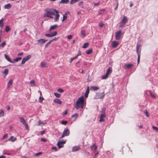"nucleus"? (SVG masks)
<instances>
[{
  "mask_svg": "<svg viewBox=\"0 0 158 158\" xmlns=\"http://www.w3.org/2000/svg\"><path fill=\"white\" fill-rule=\"evenodd\" d=\"M81 148L79 147H78L77 146H75L73 147L72 149V151L73 152H75L78 151Z\"/></svg>",
  "mask_w": 158,
  "mask_h": 158,
  "instance_id": "nucleus-16",
  "label": "nucleus"
},
{
  "mask_svg": "<svg viewBox=\"0 0 158 158\" xmlns=\"http://www.w3.org/2000/svg\"><path fill=\"white\" fill-rule=\"evenodd\" d=\"M20 122L21 123L23 124H24L25 123H26V121L25 120L24 118L22 117H19V118Z\"/></svg>",
  "mask_w": 158,
  "mask_h": 158,
  "instance_id": "nucleus-17",
  "label": "nucleus"
},
{
  "mask_svg": "<svg viewBox=\"0 0 158 158\" xmlns=\"http://www.w3.org/2000/svg\"><path fill=\"white\" fill-rule=\"evenodd\" d=\"M5 57L6 59L9 62L12 63L13 62L10 59V57L7 55L5 54Z\"/></svg>",
  "mask_w": 158,
  "mask_h": 158,
  "instance_id": "nucleus-23",
  "label": "nucleus"
},
{
  "mask_svg": "<svg viewBox=\"0 0 158 158\" xmlns=\"http://www.w3.org/2000/svg\"><path fill=\"white\" fill-rule=\"evenodd\" d=\"M3 21L4 19L3 18H2L0 20V27H1V28H2L3 26Z\"/></svg>",
  "mask_w": 158,
  "mask_h": 158,
  "instance_id": "nucleus-26",
  "label": "nucleus"
},
{
  "mask_svg": "<svg viewBox=\"0 0 158 158\" xmlns=\"http://www.w3.org/2000/svg\"><path fill=\"white\" fill-rule=\"evenodd\" d=\"M10 30V28L9 26H6L5 27V31L7 32Z\"/></svg>",
  "mask_w": 158,
  "mask_h": 158,
  "instance_id": "nucleus-36",
  "label": "nucleus"
},
{
  "mask_svg": "<svg viewBox=\"0 0 158 158\" xmlns=\"http://www.w3.org/2000/svg\"><path fill=\"white\" fill-rule=\"evenodd\" d=\"M133 65V64H125L124 68L125 69H129L132 67Z\"/></svg>",
  "mask_w": 158,
  "mask_h": 158,
  "instance_id": "nucleus-10",
  "label": "nucleus"
},
{
  "mask_svg": "<svg viewBox=\"0 0 158 158\" xmlns=\"http://www.w3.org/2000/svg\"><path fill=\"white\" fill-rule=\"evenodd\" d=\"M57 27V26L56 25H54L51 26L49 29V31H51V30H53L56 29Z\"/></svg>",
  "mask_w": 158,
  "mask_h": 158,
  "instance_id": "nucleus-22",
  "label": "nucleus"
},
{
  "mask_svg": "<svg viewBox=\"0 0 158 158\" xmlns=\"http://www.w3.org/2000/svg\"><path fill=\"white\" fill-rule=\"evenodd\" d=\"M8 137V134H5L2 137V139L7 138Z\"/></svg>",
  "mask_w": 158,
  "mask_h": 158,
  "instance_id": "nucleus-55",
  "label": "nucleus"
},
{
  "mask_svg": "<svg viewBox=\"0 0 158 158\" xmlns=\"http://www.w3.org/2000/svg\"><path fill=\"white\" fill-rule=\"evenodd\" d=\"M44 99V98L43 97H41L40 96L39 98V101L41 103L42 102Z\"/></svg>",
  "mask_w": 158,
  "mask_h": 158,
  "instance_id": "nucleus-46",
  "label": "nucleus"
},
{
  "mask_svg": "<svg viewBox=\"0 0 158 158\" xmlns=\"http://www.w3.org/2000/svg\"><path fill=\"white\" fill-rule=\"evenodd\" d=\"M119 42L116 41H113L112 42L111 44L112 47L115 48L119 45Z\"/></svg>",
  "mask_w": 158,
  "mask_h": 158,
  "instance_id": "nucleus-14",
  "label": "nucleus"
},
{
  "mask_svg": "<svg viewBox=\"0 0 158 158\" xmlns=\"http://www.w3.org/2000/svg\"><path fill=\"white\" fill-rule=\"evenodd\" d=\"M127 18L126 16H124L123 17L121 22L125 24L127 22Z\"/></svg>",
  "mask_w": 158,
  "mask_h": 158,
  "instance_id": "nucleus-15",
  "label": "nucleus"
},
{
  "mask_svg": "<svg viewBox=\"0 0 158 158\" xmlns=\"http://www.w3.org/2000/svg\"><path fill=\"white\" fill-rule=\"evenodd\" d=\"M152 127L155 130L157 131V132L158 133V127L154 126H153Z\"/></svg>",
  "mask_w": 158,
  "mask_h": 158,
  "instance_id": "nucleus-51",
  "label": "nucleus"
},
{
  "mask_svg": "<svg viewBox=\"0 0 158 158\" xmlns=\"http://www.w3.org/2000/svg\"><path fill=\"white\" fill-rule=\"evenodd\" d=\"M41 124H44V123L42 122L41 120H39L38 122V125H40Z\"/></svg>",
  "mask_w": 158,
  "mask_h": 158,
  "instance_id": "nucleus-58",
  "label": "nucleus"
},
{
  "mask_svg": "<svg viewBox=\"0 0 158 158\" xmlns=\"http://www.w3.org/2000/svg\"><path fill=\"white\" fill-rule=\"evenodd\" d=\"M108 76H109L106 73L105 75L102 76V79H106L108 77Z\"/></svg>",
  "mask_w": 158,
  "mask_h": 158,
  "instance_id": "nucleus-42",
  "label": "nucleus"
},
{
  "mask_svg": "<svg viewBox=\"0 0 158 158\" xmlns=\"http://www.w3.org/2000/svg\"><path fill=\"white\" fill-rule=\"evenodd\" d=\"M140 56H138V60H137L138 64L139 63L140 59Z\"/></svg>",
  "mask_w": 158,
  "mask_h": 158,
  "instance_id": "nucleus-62",
  "label": "nucleus"
},
{
  "mask_svg": "<svg viewBox=\"0 0 158 158\" xmlns=\"http://www.w3.org/2000/svg\"><path fill=\"white\" fill-rule=\"evenodd\" d=\"M42 154V152H38V153H36L35 154V156H38L39 155H41Z\"/></svg>",
  "mask_w": 158,
  "mask_h": 158,
  "instance_id": "nucleus-52",
  "label": "nucleus"
},
{
  "mask_svg": "<svg viewBox=\"0 0 158 158\" xmlns=\"http://www.w3.org/2000/svg\"><path fill=\"white\" fill-rule=\"evenodd\" d=\"M23 125H24L25 128L27 130H28L29 129L28 126L26 123Z\"/></svg>",
  "mask_w": 158,
  "mask_h": 158,
  "instance_id": "nucleus-47",
  "label": "nucleus"
},
{
  "mask_svg": "<svg viewBox=\"0 0 158 158\" xmlns=\"http://www.w3.org/2000/svg\"><path fill=\"white\" fill-rule=\"evenodd\" d=\"M84 103V100L83 97H81L79 98L76 101L75 107L76 109L78 110L79 108H81L83 107Z\"/></svg>",
  "mask_w": 158,
  "mask_h": 158,
  "instance_id": "nucleus-2",
  "label": "nucleus"
},
{
  "mask_svg": "<svg viewBox=\"0 0 158 158\" xmlns=\"http://www.w3.org/2000/svg\"><path fill=\"white\" fill-rule=\"evenodd\" d=\"M8 70L7 69H5L4 71L2 72L3 74H5L6 76L8 73Z\"/></svg>",
  "mask_w": 158,
  "mask_h": 158,
  "instance_id": "nucleus-35",
  "label": "nucleus"
},
{
  "mask_svg": "<svg viewBox=\"0 0 158 158\" xmlns=\"http://www.w3.org/2000/svg\"><path fill=\"white\" fill-rule=\"evenodd\" d=\"M16 139L17 138L16 137H15L13 136H11L10 138L8 139V140L12 142H14L16 140Z\"/></svg>",
  "mask_w": 158,
  "mask_h": 158,
  "instance_id": "nucleus-24",
  "label": "nucleus"
},
{
  "mask_svg": "<svg viewBox=\"0 0 158 158\" xmlns=\"http://www.w3.org/2000/svg\"><path fill=\"white\" fill-rule=\"evenodd\" d=\"M47 41V40H44L43 39H41L38 40V44H43L45 43Z\"/></svg>",
  "mask_w": 158,
  "mask_h": 158,
  "instance_id": "nucleus-11",
  "label": "nucleus"
},
{
  "mask_svg": "<svg viewBox=\"0 0 158 158\" xmlns=\"http://www.w3.org/2000/svg\"><path fill=\"white\" fill-rule=\"evenodd\" d=\"M81 34L82 38L85 37L86 36V33L85 31L82 30L81 31Z\"/></svg>",
  "mask_w": 158,
  "mask_h": 158,
  "instance_id": "nucleus-27",
  "label": "nucleus"
},
{
  "mask_svg": "<svg viewBox=\"0 0 158 158\" xmlns=\"http://www.w3.org/2000/svg\"><path fill=\"white\" fill-rule=\"evenodd\" d=\"M105 94L104 92L102 93H97L94 98L95 99H103L105 97Z\"/></svg>",
  "mask_w": 158,
  "mask_h": 158,
  "instance_id": "nucleus-3",
  "label": "nucleus"
},
{
  "mask_svg": "<svg viewBox=\"0 0 158 158\" xmlns=\"http://www.w3.org/2000/svg\"><path fill=\"white\" fill-rule=\"evenodd\" d=\"M57 91L60 93H62L64 92V90L62 89L59 88L57 89Z\"/></svg>",
  "mask_w": 158,
  "mask_h": 158,
  "instance_id": "nucleus-50",
  "label": "nucleus"
},
{
  "mask_svg": "<svg viewBox=\"0 0 158 158\" xmlns=\"http://www.w3.org/2000/svg\"><path fill=\"white\" fill-rule=\"evenodd\" d=\"M118 1H117V4H116V6L115 7V8H114V10H117V9H118Z\"/></svg>",
  "mask_w": 158,
  "mask_h": 158,
  "instance_id": "nucleus-61",
  "label": "nucleus"
},
{
  "mask_svg": "<svg viewBox=\"0 0 158 158\" xmlns=\"http://www.w3.org/2000/svg\"><path fill=\"white\" fill-rule=\"evenodd\" d=\"M6 45V42L5 41L3 42L2 44H1L0 46H1L2 48H3L4 46Z\"/></svg>",
  "mask_w": 158,
  "mask_h": 158,
  "instance_id": "nucleus-53",
  "label": "nucleus"
},
{
  "mask_svg": "<svg viewBox=\"0 0 158 158\" xmlns=\"http://www.w3.org/2000/svg\"><path fill=\"white\" fill-rule=\"evenodd\" d=\"M22 59V58L19 57L14 59V61H18Z\"/></svg>",
  "mask_w": 158,
  "mask_h": 158,
  "instance_id": "nucleus-44",
  "label": "nucleus"
},
{
  "mask_svg": "<svg viewBox=\"0 0 158 158\" xmlns=\"http://www.w3.org/2000/svg\"><path fill=\"white\" fill-rule=\"evenodd\" d=\"M90 148L92 150H96L98 148L97 146L95 143L94 144L92 145L91 146Z\"/></svg>",
  "mask_w": 158,
  "mask_h": 158,
  "instance_id": "nucleus-21",
  "label": "nucleus"
},
{
  "mask_svg": "<svg viewBox=\"0 0 158 158\" xmlns=\"http://www.w3.org/2000/svg\"><path fill=\"white\" fill-rule=\"evenodd\" d=\"M106 10L105 9H102L98 11V14L99 15H101Z\"/></svg>",
  "mask_w": 158,
  "mask_h": 158,
  "instance_id": "nucleus-39",
  "label": "nucleus"
},
{
  "mask_svg": "<svg viewBox=\"0 0 158 158\" xmlns=\"http://www.w3.org/2000/svg\"><path fill=\"white\" fill-rule=\"evenodd\" d=\"M105 111H106V108L105 107H103L102 109V114H105Z\"/></svg>",
  "mask_w": 158,
  "mask_h": 158,
  "instance_id": "nucleus-49",
  "label": "nucleus"
},
{
  "mask_svg": "<svg viewBox=\"0 0 158 158\" xmlns=\"http://www.w3.org/2000/svg\"><path fill=\"white\" fill-rule=\"evenodd\" d=\"M31 56V55H28L26 56L23 58L22 60L21 64H24L26 61H28L30 58Z\"/></svg>",
  "mask_w": 158,
  "mask_h": 158,
  "instance_id": "nucleus-5",
  "label": "nucleus"
},
{
  "mask_svg": "<svg viewBox=\"0 0 158 158\" xmlns=\"http://www.w3.org/2000/svg\"><path fill=\"white\" fill-rule=\"evenodd\" d=\"M89 45V44L88 43H85L82 46V48H86L88 47Z\"/></svg>",
  "mask_w": 158,
  "mask_h": 158,
  "instance_id": "nucleus-37",
  "label": "nucleus"
},
{
  "mask_svg": "<svg viewBox=\"0 0 158 158\" xmlns=\"http://www.w3.org/2000/svg\"><path fill=\"white\" fill-rule=\"evenodd\" d=\"M122 31L119 30L115 33V37L116 40H119L121 36Z\"/></svg>",
  "mask_w": 158,
  "mask_h": 158,
  "instance_id": "nucleus-8",
  "label": "nucleus"
},
{
  "mask_svg": "<svg viewBox=\"0 0 158 158\" xmlns=\"http://www.w3.org/2000/svg\"><path fill=\"white\" fill-rule=\"evenodd\" d=\"M61 123L63 125H65L67 123V121H62Z\"/></svg>",
  "mask_w": 158,
  "mask_h": 158,
  "instance_id": "nucleus-54",
  "label": "nucleus"
},
{
  "mask_svg": "<svg viewBox=\"0 0 158 158\" xmlns=\"http://www.w3.org/2000/svg\"><path fill=\"white\" fill-rule=\"evenodd\" d=\"M47 65V63L46 62H42L40 64V65H41V67H46Z\"/></svg>",
  "mask_w": 158,
  "mask_h": 158,
  "instance_id": "nucleus-32",
  "label": "nucleus"
},
{
  "mask_svg": "<svg viewBox=\"0 0 158 158\" xmlns=\"http://www.w3.org/2000/svg\"><path fill=\"white\" fill-rule=\"evenodd\" d=\"M89 87H88L86 90L85 92V96L86 98H87L88 97V95L89 94Z\"/></svg>",
  "mask_w": 158,
  "mask_h": 158,
  "instance_id": "nucleus-20",
  "label": "nucleus"
},
{
  "mask_svg": "<svg viewBox=\"0 0 158 158\" xmlns=\"http://www.w3.org/2000/svg\"><path fill=\"white\" fill-rule=\"evenodd\" d=\"M67 113V110H65L64 111V113H63V115H65Z\"/></svg>",
  "mask_w": 158,
  "mask_h": 158,
  "instance_id": "nucleus-63",
  "label": "nucleus"
},
{
  "mask_svg": "<svg viewBox=\"0 0 158 158\" xmlns=\"http://www.w3.org/2000/svg\"><path fill=\"white\" fill-rule=\"evenodd\" d=\"M69 0H61L60 2V3H67Z\"/></svg>",
  "mask_w": 158,
  "mask_h": 158,
  "instance_id": "nucleus-34",
  "label": "nucleus"
},
{
  "mask_svg": "<svg viewBox=\"0 0 158 158\" xmlns=\"http://www.w3.org/2000/svg\"><path fill=\"white\" fill-rule=\"evenodd\" d=\"M11 5L9 3L5 5L4 6V8L6 9H9L11 8Z\"/></svg>",
  "mask_w": 158,
  "mask_h": 158,
  "instance_id": "nucleus-25",
  "label": "nucleus"
},
{
  "mask_svg": "<svg viewBox=\"0 0 158 158\" xmlns=\"http://www.w3.org/2000/svg\"><path fill=\"white\" fill-rule=\"evenodd\" d=\"M4 112L3 110H0V117L3 116L4 115Z\"/></svg>",
  "mask_w": 158,
  "mask_h": 158,
  "instance_id": "nucleus-38",
  "label": "nucleus"
},
{
  "mask_svg": "<svg viewBox=\"0 0 158 158\" xmlns=\"http://www.w3.org/2000/svg\"><path fill=\"white\" fill-rule=\"evenodd\" d=\"M72 35H68L67 36V38L68 39L70 40L72 38Z\"/></svg>",
  "mask_w": 158,
  "mask_h": 158,
  "instance_id": "nucleus-57",
  "label": "nucleus"
},
{
  "mask_svg": "<svg viewBox=\"0 0 158 158\" xmlns=\"http://www.w3.org/2000/svg\"><path fill=\"white\" fill-rule=\"evenodd\" d=\"M54 102L58 104H61L62 103L61 101L59 99L56 98L53 100Z\"/></svg>",
  "mask_w": 158,
  "mask_h": 158,
  "instance_id": "nucleus-18",
  "label": "nucleus"
},
{
  "mask_svg": "<svg viewBox=\"0 0 158 158\" xmlns=\"http://www.w3.org/2000/svg\"><path fill=\"white\" fill-rule=\"evenodd\" d=\"M150 94L151 97L154 98H156V96L154 94L152 93L151 92H150Z\"/></svg>",
  "mask_w": 158,
  "mask_h": 158,
  "instance_id": "nucleus-48",
  "label": "nucleus"
},
{
  "mask_svg": "<svg viewBox=\"0 0 158 158\" xmlns=\"http://www.w3.org/2000/svg\"><path fill=\"white\" fill-rule=\"evenodd\" d=\"M90 89L91 90H93L95 91L98 90L99 88L97 86H91L90 87Z\"/></svg>",
  "mask_w": 158,
  "mask_h": 158,
  "instance_id": "nucleus-19",
  "label": "nucleus"
},
{
  "mask_svg": "<svg viewBox=\"0 0 158 158\" xmlns=\"http://www.w3.org/2000/svg\"><path fill=\"white\" fill-rule=\"evenodd\" d=\"M78 116V114L77 113H75L73 115H72L71 117L72 118H74V120H76Z\"/></svg>",
  "mask_w": 158,
  "mask_h": 158,
  "instance_id": "nucleus-28",
  "label": "nucleus"
},
{
  "mask_svg": "<svg viewBox=\"0 0 158 158\" xmlns=\"http://www.w3.org/2000/svg\"><path fill=\"white\" fill-rule=\"evenodd\" d=\"M78 1L79 0H71L70 1V4H72Z\"/></svg>",
  "mask_w": 158,
  "mask_h": 158,
  "instance_id": "nucleus-40",
  "label": "nucleus"
},
{
  "mask_svg": "<svg viewBox=\"0 0 158 158\" xmlns=\"http://www.w3.org/2000/svg\"><path fill=\"white\" fill-rule=\"evenodd\" d=\"M54 94L57 98H60L61 96V94H59L57 93H54Z\"/></svg>",
  "mask_w": 158,
  "mask_h": 158,
  "instance_id": "nucleus-43",
  "label": "nucleus"
},
{
  "mask_svg": "<svg viewBox=\"0 0 158 158\" xmlns=\"http://www.w3.org/2000/svg\"><path fill=\"white\" fill-rule=\"evenodd\" d=\"M75 59V58H74V57H72V58H71L70 59V60L69 61V62L70 63H71L72 62L73 60H74V59Z\"/></svg>",
  "mask_w": 158,
  "mask_h": 158,
  "instance_id": "nucleus-64",
  "label": "nucleus"
},
{
  "mask_svg": "<svg viewBox=\"0 0 158 158\" xmlns=\"http://www.w3.org/2000/svg\"><path fill=\"white\" fill-rule=\"evenodd\" d=\"M30 84L31 85V86H35V81L34 80H32L30 82Z\"/></svg>",
  "mask_w": 158,
  "mask_h": 158,
  "instance_id": "nucleus-33",
  "label": "nucleus"
},
{
  "mask_svg": "<svg viewBox=\"0 0 158 158\" xmlns=\"http://www.w3.org/2000/svg\"><path fill=\"white\" fill-rule=\"evenodd\" d=\"M45 13L44 15V17H49L50 19L53 18V17L52 15H55V12L56 10L54 9L50 10L49 9H46L44 10Z\"/></svg>",
  "mask_w": 158,
  "mask_h": 158,
  "instance_id": "nucleus-1",
  "label": "nucleus"
},
{
  "mask_svg": "<svg viewBox=\"0 0 158 158\" xmlns=\"http://www.w3.org/2000/svg\"><path fill=\"white\" fill-rule=\"evenodd\" d=\"M92 52H93L92 49H89L88 50L86 51V53L87 54H91Z\"/></svg>",
  "mask_w": 158,
  "mask_h": 158,
  "instance_id": "nucleus-41",
  "label": "nucleus"
},
{
  "mask_svg": "<svg viewBox=\"0 0 158 158\" xmlns=\"http://www.w3.org/2000/svg\"><path fill=\"white\" fill-rule=\"evenodd\" d=\"M140 45L137 44L136 46V51L137 53L138 56L141 55V49L139 48Z\"/></svg>",
  "mask_w": 158,
  "mask_h": 158,
  "instance_id": "nucleus-13",
  "label": "nucleus"
},
{
  "mask_svg": "<svg viewBox=\"0 0 158 158\" xmlns=\"http://www.w3.org/2000/svg\"><path fill=\"white\" fill-rule=\"evenodd\" d=\"M57 32L55 31L51 33L50 34H46L45 35L47 37H51L56 35L57 34Z\"/></svg>",
  "mask_w": 158,
  "mask_h": 158,
  "instance_id": "nucleus-7",
  "label": "nucleus"
},
{
  "mask_svg": "<svg viewBox=\"0 0 158 158\" xmlns=\"http://www.w3.org/2000/svg\"><path fill=\"white\" fill-rule=\"evenodd\" d=\"M112 72V70L111 68H109L106 71V74H107L108 76Z\"/></svg>",
  "mask_w": 158,
  "mask_h": 158,
  "instance_id": "nucleus-30",
  "label": "nucleus"
},
{
  "mask_svg": "<svg viewBox=\"0 0 158 158\" xmlns=\"http://www.w3.org/2000/svg\"><path fill=\"white\" fill-rule=\"evenodd\" d=\"M70 132L68 128H66L64 129L62 135L60 137V139H62L64 136H67L69 134Z\"/></svg>",
  "mask_w": 158,
  "mask_h": 158,
  "instance_id": "nucleus-4",
  "label": "nucleus"
},
{
  "mask_svg": "<svg viewBox=\"0 0 158 158\" xmlns=\"http://www.w3.org/2000/svg\"><path fill=\"white\" fill-rule=\"evenodd\" d=\"M99 25L100 27L102 28L103 27V26L104 25V24L102 23H100L99 24Z\"/></svg>",
  "mask_w": 158,
  "mask_h": 158,
  "instance_id": "nucleus-59",
  "label": "nucleus"
},
{
  "mask_svg": "<svg viewBox=\"0 0 158 158\" xmlns=\"http://www.w3.org/2000/svg\"><path fill=\"white\" fill-rule=\"evenodd\" d=\"M66 143L65 141H59L58 142L57 145L59 148H61L63 147V145Z\"/></svg>",
  "mask_w": 158,
  "mask_h": 158,
  "instance_id": "nucleus-6",
  "label": "nucleus"
},
{
  "mask_svg": "<svg viewBox=\"0 0 158 158\" xmlns=\"http://www.w3.org/2000/svg\"><path fill=\"white\" fill-rule=\"evenodd\" d=\"M13 82V80L12 79L10 80L7 84V87L9 88L10 87L11 85H12Z\"/></svg>",
  "mask_w": 158,
  "mask_h": 158,
  "instance_id": "nucleus-29",
  "label": "nucleus"
},
{
  "mask_svg": "<svg viewBox=\"0 0 158 158\" xmlns=\"http://www.w3.org/2000/svg\"><path fill=\"white\" fill-rule=\"evenodd\" d=\"M56 12H55V14H56L55 15V18L54 19V22H58L59 20V18L60 17V15L59 14V12L58 10H56Z\"/></svg>",
  "mask_w": 158,
  "mask_h": 158,
  "instance_id": "nucleus-9",
  "label": "nucleus"
},
{
  "mask_svg": "<svg viewBox=\"0 0 158 158\" xmlns=\"http://www.w3.org/2000/svg\"><path fill=\"white\" fill-rule=\"evenodd\" d=\"M41 141H42L45 142H47V140L46 139L43 138H41Z\"/></svg>",
  "mask_w": 158,
  "mask_h": 158,
  "instance_id": "nucleus-60",
  "label": "nucleus"
},
{
  "mask_svg": "<svg viewBox=\"0 0 158 158\" xmlns=\"http://www.w3.org/2000/svg\"><path fill=\"white\" fill-rule=\"evenodd\" d=\"M67 12H66L65 13L64 15H63V19L62 20V22L64 21V20L67 19Z\"/></svg>",
  "mask_w": 158,
  "mask_h": 158,
  "instance_id": "nucleus-31",
  "label": "nucleus"
},
{
  "mask_svg": "<svg viewBox=\"0 0 158 158\" xmlns=\"http://www.w3.org/2000/svg\"><path fill=\"white\" fill-rule=\"evenodd\" d=\"M106 117L105 114H101L100 116L99 122H104L105 121L104 118Z\"/></svg>",
  "mask_w": 158,
  "mask_h": 158,
  "instance_id": "nucleus-12",
  "label": "nucleus"
},
{
  "mask_svg": "<svg viewBox=\"0 0 158 158\" xmlns=\"http://www.w3.org/2000/svg\"><path fill=\"white\" fill-rule=\"evenodd\" d=\"M125 24L123 23H122V22H121L120 23V25L119 27H124L125 25Z\"/></svg>",
  "mask_w": 158,
  "mask_h": 158,
  "instance_id": "nucleus-56",
  "label": "nucleus"
},
{
  "mask_svg": "<svg viewBox=\"0 0 158 158\" xmlns=\"http://www.w3.org/2000/svg\"><path fill=\"white\" fill-rule=\"evenodd\" d=\"M51 43H52V41L50 40L48 42L46 43V44L45 45V47L47 48L49 45L50 44H51Z\"/></svg>",
  "mask_w": 158,
  "mask_h": 158,
  "instance_id": "nucleus-45",
  "label": "nucleus"
}]
</instances>
